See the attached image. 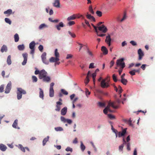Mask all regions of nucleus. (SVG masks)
<instances>
[{"instance_id": "nucleus-1", "label": "nucleus", "mask_w": 155, "mask_h": 155, "mask_svg": "<svg viewBox=\"0 0 155 155\" xmlns=\"http://www.w3.org/2000/svg\"><path fill=\"white\" fill-rule=\"evenodd\" d=\"M35 74H38V77L40 79H42L43 81L49 82L51 81V79L50 77L47 76L48 73L44 69L40 71L37 69L35 72Z\"/></svg>"}, {"instance_id": "nucleus-2", "label": "nucleus", "mask_w": 155, "mask_h": 155, "mask_svg": "<svg viewBox=\"0 0 155 155\" xmlns=\"http://www.w3.org/2000/svg\"><path fill=\"white\" fill-rule=\"evenodd\" d=\"M110 106H111L114 109H117L118 108V105H116L115 103L109 102L108 103V105L103 110V112L104 114H107V113L108 111L110 112H114V111L111 110L110 109Z\"/></svg>"}, {"instance_id": "nucleus-3", "label": "nucleus", "mask_w": 155, "mask_h": 155, "mask_svg": "<svg viewBox=\"0 0 155 155\" xmlns=\"http://www.w3.org/2000/svg\"><path fill=\"white\" fill-rule=\"evenodd\" d=\"M25 91L21 88H18L17 89V98L18 100H20L22 98V94H26Z\"/></svg>"}, {"instance_id": "nucleus-4", "label": "nucleus", "mask_w": 155, "mask_h": 155, "mask_svg": "<svg viewBox=\"0 0 155 155\" xmlns=\"http://www.w3.org/2000/svg\"><path fill=\"white\" fill-rule=\"evenodd\" d=\"M110 80H108L107 78L103 79L101 83V87L103 88H107L110 86Z\"/></svg>"}, {"instance_id": "nucleus-5", "label": "nucleus", "mask_w": 155, "mask_h": 155, "mask_svg": "<svg viewBox=\"0 0 155 155\" xmlns=\"http://www.w3.org/2000/svg\"><path fill=\"white\" fill-rule=\"evenodd\" d=\"M124 58H121L117 60L116 64L117 66H121V68H124L125 67V63L124 62Z\"/></svg>"}, {"instance_id": "nucleus-6", "label": "nucleus", "mask_w": 155, "mask_h": 155, "mask_svg": "<svg viewBox=\"0 0 155 155\" xmlns=\"http://www.w3.org/2000/svg\"><path fill=\"white\" fill-rule=\"evenodd\" d=\"M54 84V82H52L50 84L49 89V96L51 97H52L54 96V90L53 87Z\"/></svg>"}, {"instance_id": "nucleus-7", "label": "nucleus", "mask_w": 155, "mask_h": 155, "mask_svg": "<svg viewBox=\"0 0 155 155\" xmlns=\"http://www.w3.org/2000/svg\"><path fill=\"white\" fill-rule=\"evenodd\" d=\"M46 53L45 52H44L41 56V58L42 61L44 64H48L49 63V61L47 60L46 58Z\"/></svg>"}, {"instance_id": "nucleus-8", "label": "nucleus", "mask_w": 155, "mask_h": 155, "mask_svg": "<svg viewBox=\"0 0 155 155\" xmlns=\"http://www.w3.org/2000/svg\"><path fill=\"white\" fill-rule=\"evenodd\" d=\"M12 88V83L11 81H10L6 86L5 88V93L8 94L9 93Z\"/></svg>"}, {"instance_id": "nucleus-9", "label": "nucleus", "mask_w": 155, "mask_h": 155, "mask_svg": "<svg viewBox=\"0 0 155 155\" xmlns=\"http://www.w3.org/2000/svg\"><path fill=\"white\" fill-rule=\"evenodd\" d=\"M86 16L87 18L91 20V21L95 22L96 21L95 18L93 16L91 15V14H89L88 12H87L86 14Z\"/></svg>"}, {"instance_id": "nucleus-10", "label": "nucleus", "mask_w": 155, "mask_h": 155, "mask_svg": "<svg viewBox=\"0 0 155 155\" xmlns=\"http://www.w3.org/2000/svg\"><path fill=\"white\" fill-rule=\"evenodd\" d=\"M111 38L110 35H108V36L106 37V38L105 40V42L109 46H110L111 45Z\"/></svg>"}, {"instance_id": "nucleus-11", "label": "nucleus", "mask_w": 155, "mask_h": 155, "mask_svg": "<svg viewBox=\"0 0 155 155\" xmlns=\"http://www.w3.org/2000/svg\"><path fill=\"white\" fill-rule=\"evenodd\" d=\"M138 54L139 55L138 59L141 60L144 55L143 52L142 51L141 49H139L138 50Z\"/></svg>"}, {"instance_id": "nucleus-12", "label": "nucleus", "mask_w": 155, "mask_h": 155, "mask_svg": "<svg viewBox=\"0 0 155 155\" xmlns=\"http://www.w3.org/2000/svg\"><path fill=\"white\" fill-rule=\"evenodd\" d=\"M98 28L99 30L102 31L104 33L106 32L107 30V28L104 25L98 27Z\"/></svg>"}, {"instance_id": "nucleus-13", "label": "nucleus", "mask_w": 155, "mask_h": 155, "mask_svg": "<svg viewBox=\"0 0 155 155\" xmlns=\"http://www.w3.org/2000/svg\"><path fill=\"white\" fill-rule=\"evenodd\" d=\"M22 56L24 58V61L22 63V65H25L27 61V58H28V54L27 53H25L22 54Z\"/></svg>"}, {"instance_id": "nucleus-14", "label": "nucleus", "mask_w": 155, "mask_h": 155, "mask_svg": "<svg viewBox=\"0 0 155 155\" xmlns=\"http://www.w3.org/2000/svg\"><path fill=\"white\" fill-rule=\"evenodd\" d=\"M62 103L60 101L56 102V106L55 110L57 111H59L61 108L60 106L62 105Z\"/></svg>"}, {"instance_id": "nucleus-15", "label": "nucleus", "mask_w": 155, "mask_h": 155, "mask_svg": "<svg viewBox=\"0 0 155 155\" xmlns=\"http://www.w3.org/2000/svg\"><path fill=\"white\" fill-rule=\"evenodd\" d=\"M127 128H125L123 130L122 132L120 131L118 132V135L119 137H120L121 136H123L125 134L126 132Z\"/></svg>"}, {"instance_id": "nucleus-16", "label": "nucleus", "mask_w": 155, "mask_h": 155, "mask_svg": "<svg viewBox=\"0 0 155 155\" xmlns=\"http://www.w3.org/2000/svg\"><path fill=\"white\" fill-rule=\"evenodd\" d=\"M77 15H78L73 14V15L68 17L67 18V20L69 21L70 20H74L77 18Z\"/></svg>"}, {"instance_id": "nucleus-17", "label": "nucleus", "mask_w": 155, "mask_h": 155, "mask_svg": "<svg viewBox=\"0 0 155 155\" xmlns=\"http://www.w3.org/2000/svg\"><path fill=\"white\" fill-rule=\"evenodd\" d=\"M59 60V58L56 57H55V58L51 57L49 59V61L51 62H57Z\"/></svg>"}, {"instance_id": "nucleus-18", "label": "nucleus", "mask_w": 155, "mask_h": 155, "mask_svg": "<svg viewBox=\"0 0 155 155\" xmlns=\"http://www.w3.org/2000/svg\"><path fill=\"white\" fill-rule=\"evenodd\" d=\"M101 50L102 51L103 54L104 55H106L108 53V50L107 48L104 46H103L101 47Z\"/></svg>"}, {"instance_id": "nucleus-19", "label": "nucleus", "mask_w": 155, "mask_h": 155, "mask_svg": "<svg viewBox=\"0 0 155 155\" xmlns=\"http://www.w3.org/2000/svg\"><path fill=\"white\" fill-rule=\"evenodd\" d=\"M64 26V24L62 22H60L58 25H57L55 26V27L57 28L58 30H61L60 27H63Z\"/></svg>"}, {"instance_id": "nucleus-20", "label": "nucleus", "mask_w": 155, "mask_h": 155, "mask_svg": "<svg viewBox=\"0 0 155 155\" xmlns=\"http://www.w3.org/2000/svg\"><path fill=\"white\" fill-rule=\"evenodd\" d=\"M67 108L66 107H64L61 110V114L62 115H65L67 112Z\"/></svg>"}, {"instance_id": "nucleus-21", "label": "nucleus", "mask_w": 155, "mask_h": 155, "mask_svg": "<svg viewBox=\"0 0 155 155\" xmlns=\"http://www.w3.org/2000/svg\"><path fill=\"white\" fill-rule=\"evenodd\" d=\"M53 6L57 8L60 7V0H54L53 3Z\"/></svg>"}, {"instance_id": "nucleus-22", "label": "nucleus", "mask_w": 155, "mask_h": 155, "mask_svg": "<svg viewBox=\"0 0 155 155\" xmlns=\"http://www.w3.org/2000/svg\"><path fill=\"white\" fill-rule=\"evenodd\" d=\"M123 140L124 142L123 144L120 146H119V150L120 151H122L124 146V145L126 144V141L124 138L123 139Z\"/></svg>"}, {"instance_id": "nucleus-23", "label": "nucleus", "mask_w": 155, "mask_h": 155, "mask_svg": "<svg viewBox=\"0 0 155 155\" xmlns=\"http://www.w3.org/2000/svg\"><path fill=\"white\" fill-rule=\"evenodd\" d=\"M7 149V147L4 145L2 144H0V149L3 151L6 150Z\"/></svg>"}, {"instance_id": "nucleus-24", "label": "nucleus", "mask_w": 155, "mask_h": 155, "mask_svg": "<svg viewBox=\"0 0 155 155\" xmlns=\"http://www.w3.org/2000/svg\"><path fill=\"white\" fill-rule=\"evenodd\" d=\"M40 90V92L39 93V97L42 99H44V92L43 90L41 88L39 89Z\"/></svg>"}, {"instance_id": "nucleus-25", "label": "nucleus", "mask_w": 155, "mask_h": 155, "mask_svg": "<svg viewBox=\"0 0 155 155\" xmlns=\"http://www.w3.org/2000/svg\"><path fill=\"white\" fill-rule=\"evenodd\" d=\"M35 44L34 41H32L29 44V48L30 49H35Z\"/></svg>"}, {"instance_id": "nucleus-26", "label": "nucleus", "mask_w": 155, "mask_h": 155, "mask_svg": "<svg viewBox=\"0 0 155 155\" xmlns=\"http://www.w3.org/2000/svg\"><path fill=\"white\" fill-rule=\"evenodd\" d=\"M7 62L8 65H10L12 63V61L11 60V56L9 55L8 56L7 60Z\"/></svg>"}, {"instance_id": "nucleus-27", "label": "nucleus", "mask_w": 155, "mask_h": 155, "mask_svg": "<svg viewBox=\"0 0 155 155\" xmlns=\"http://www.w3.org/2000/svg\"><path fill=\"white\" fill-rule=\"evenodd\" d=\"M1 51L3 52L4 51L6 52L7 51V47L5 45H3L1 49Z\"/></svg>"}, {"instance_id": "nucleus-28", "label": "nucleus", "mask_w": 155, "mask_h": 155, "mask_svg": "<svg viewBox=\"0 0 155 155\" xmlns=\"http://www.w3.org/2000/svg\"><path fill=\"white\" fill-rule=\"evenodd\" d=\"M88 10L90 13L92 15H94V11L92 5H90L89 7Z\"/></svg>"}, {"instance_id": "nucleus-29", "label": "nucleus", "mask_w": 155, "mask_h": 155, "mask_svg": "<svg viewBox=\"0 0 155 155\" xmlns=\"http://www.w3.org/2000/svg\"><path fill=\"white\" fill-rule=\"evenodd\" d=\"M12 13V11L11 9H8L6 11H5L4 12L5 14H8L9 15L11 14Z\"/></svg>"}, {"instance_id": "nucleus-30", "label": "nucleus", "mask_w": 155, "mask_h": 155, "mask_svg": "<svg viewBox=\"0 0 155 155\" xmlns=\"http://www.w3.org/2000/svg\"><path fill=\"white\" fill-rule=\"evenodd\" d=\"M49 138V136H47L45 138L43 141V145L45 146L46 142L48 140Z\"/></svg>"}, {"instance_id": "nucleus-31", "label": "nucleus", "mask_w": 155, "mask_h": 155, "mask_svg": "<svg viewBox=\"0 0 155 155\" xmlns=\"http://www.w3.org/2000/svg\"><path fill=\"white\" fill-rule=\"evenodd\" d=\"M15 41V42H17L19 40V37L18 35L17 34H16L14 36Z\"/></svg>"}, {"instance_id": "nucleus-32", "label": "nucleus", "mask_w": 155, "mask_h": 155, "mask_svg": "<svg viewBox=\"0 0 155 155\" xmlns=\"http://www.w3.org/2000/svg\"><path fill=\"white\" fill-rule=\"evenodd\" d=\"M18 48L20 51L23 50L25 48V46L24 45H19L18 46Z\"/></svg>"}, {"instance_id": "nucleus-33", "label": "nucleus", "mask_w": 155, "mask_h": 155, "mask_svg": "<svg viewBox=\"0 0 155 155\" xmlns=\"http://www.w3.org/2000/svg\"><path fill=\"white\" fill-rule=\"evenodd\" d=\"M18 121L17 120H15L13 124H12L13 127L15 128H17V126L18 125Z\"/></svg>"}, {"instance_id": "nucleus-34", "label": "nucleus", "mask_w": 155, "mask_h": 155, "mask_svg": "<svg viewBox=\"0 0 155 155\" xmlns=\"http://www.w3.org/2000/svg\"><path fill=\"white\" fill-rule=\"evenodd\" d=\"M120 81L124 85H126L127 82V80L125 78L121 79Z\"/></svg>"}, {"instance_id": "nucleus-35", "label": "nucleus", "mask_w": 155, "mask_h": 155, "mask_svg": "<svg viewBox=\"0 0 155 155\" xmlns=\"http://www.w3.org/2000/svg\"><path fill=\"white\" fill-rule=\"evenodd\" d=\"M54 55L55 57L59 58V54L58 52V49H56L54 51Z\"/></svg>"}, {"instance_id": "nucleus-36", "label": "nucleus", "mask_w": 155, "mask_h": 155, "mask_svg": "<svg viewBox=\"0 0 155 155\" xmlns=\"http://www.w3.org/2000/svg\"><path fill=\"white\" fill-rule=\"evenodd\" d=\"M18 148L23 152H25V147H23L22 145L19 144L18 145Z\"/></svg>"}, {"instance_id": "nucleus-37", "label": "nucleus", "mask_w": 155, "mask_h": 155, "mask_svg": "<svg viewBox=\"0 0 155 155\" xmlns=\"http://www.w3.org/2000/svg\"><path fill=\"white\" fill-rule=\"evenodd\" d=\"M81 148L82 151H84L85 149V147L83 144L82 142H81Z\"/></svg>"}, {"instance_id": "nucleus-38", "label": "nucleus", "mask_w": 155, "mask_h": 155, "mask_svg": "<svg viewBox=\"0 0 155 155\" xmlns=\"http://www.w3.org/2000/svg\"><path fill=\"white\" fill-rule=\"evenodd\" d=\"M98 106L101 107H104L105 106V104L101 102H99L98 103Z\"/></svg>"}, {"instance_id": "nucleus-39", "label": "nucleus", "mask_w": 155, "mask_h": 155, "mask_svg": "<svg viewBox=\"0 0 155 155\" xmlns=\"http://www.w3.org/2000/svg\"><path fill=\"white\" fill-rule=\"evenodd\" d=\"M55 130L57 131H63V129L61 127H55L54 128Z\"/></svg>"}, {"instance_id": "nucleus-40", "label": "nucleus", "mask_w": 155, "mask_h": 155, "mask_svg": "<svg viewBox=\"0 0 155 155\" xmlns=\"http://www.w3.org/2000/svg\"><path fill=\"white\" fill-rule=\"evenodd\" d=\"M97 15L99 17H101L102 15V12L99 11H97L96 12Z\"/></svg>"}, {"instance_id": "nucleus-41", "label": "nucleus", "mask_w": 155, "mask_h": 155, "mask_svg": "<svg viewBox=\"0 0 155 155\" xmlns=\"http://www.w3.org/2000/svg\"><path fill=\"white\" fill-rule=\"evenodd\" d=\"M87 52L88 53V54L91 57H93V54L90 51L88 48H87Z\"/></svg>"}, {"instance_id": "nucleus-42", "label": "nucleus", "mask_w": 155, "mask_h": 155, "mask_svg": "<svg viewBox=\"0 0 155 155\" xmlns=\"http://www.w3.org/2000/svg\"><path fill=\"white\" fill-rule=\"evenodd\" d=\"M46 25L45 24H42L39 26V28L40 29H41L44 28L46 27Z\"/></svg>"}, {"instance_id": "nucleus-43", "label": "nucleus", "mask_w": 155, "mask_h": 155, "mask_svg": "<svg viewBox=\"0 0 155 155\" xmlns=\"http://www.w3.org/2000/svg\"><path fill=\"white\" fill-rule=\"evenodd\" d=\"M129 73L132 76L135 75V70H133L130 71Z\"/></svg>"}, {"instance_id": "nucleus-44", "label": "nucleus", "mask_w": 155, "mask_h": 155, "mask_svg": "<svg viewBox=\"0 0 155 155\" xmlns=\"http://www.w3.org/2000/svg\"><path fill=\"white\" fill-rule=\"evenodd\" d=\"M5 22L7 23H8L10 25L11 24V21L9 18H5Z\"/></svg>"}, {"instance_id": "nucleus-45", "label": "nucleus", "mask_w": 155, "mask_h": 155, "mask_svg": "<svg viewBox=\"0 0 155 155\" xmlns=\"http://www.w3.org/2000/svg\"><path fill=\"white\" fill-rule=\"evenodd\" d=\"M111 127H112L111 129L113 130V132H114L116 134V137H117V131L116 130H115V129H114L113 128V127L112 125L111 126Z\"/></svg>"}, {"instance_id": "nucleus-46", "label": "nucleus", "mask_w": 155, "mask_h": 155, "mask_svg": "<svg viewBox=\"0 0 155 155\" xmlns=\"http://www.w3.org/2000/svg\"><path fill=\"white\" fill-rule=\"evenodd\" d=\"M118 90L119 91V94H120V93L122 92L123 90L121 87L120 85H119L118 86Z\"/></svg>"}, {"instance_id": "nucleus-47", "label": "nucleus", "mask_w": 155, "mask_h": 155, "mask_svg": "<svg viewBox=\"0 0 155 155\" xmlns=\"http://www.w3.org/2000/svg\"><path fill=\"white\" fill-rule=\"evenodd\" d=\"M61 93L64 95H67L68 94V92L64 89H61Z\"/></svg>"}, {"instance_id": "nucleus-48", "label": "nucleus", "mask_w": 155, "mask_h": 155, "mask_svg": "<svg viewBox=\"0 0 155 155\" xmlns=\"http://www.w3.org/2000/svg\"><path fill=\"white\" fill-rule=\"evenodd\" d=\"M112 78L113 80L115 82H116L117 81V77L115 75V74H113L112 76Z\"/></svg>"}, {"instance_id": "nucleus-49", "label": "nucleus", "mask_w": 155, "mask_h": 155, "mask_svg": "<svg viewBox=\"0 0 155 155\" xmlns=\"http://www.w3.org/2000/svg\"><path fill=\"white\" fill-rule=\"evenodd\" d=\"M65 150L67 152L70 151L72 152L73 151V149L72 148H70L69 147H68Z\"/></svg>"}, {"instance_id": "nucleus-50", "label": "nucleus", "mask_w": 155, "mask_h": 155, "mask_svg": "<svg viewBox=\"0 0 155 155\" xmlns=\"http://www.w3.org/2000/svg\"><path fill=\"white\" fill-rule=\"evenodd\" d=\"M89 81V77H86V78L84 81V83L86 84H87Z\"/></svg>"}, {"instance_id": "nucleus-51", "label": "nucleus", "mask_w": 155, "mask_h": 155, "mask_svg": "<svg viewBox=\"0 0 155 155\" xmlns=\"http://www.w3.org/2000/svg\"><path fill=\"white\" fill-rule=\"evenodd\" d=\"M32 79L33 81L34 82H36L37 81V78L35 76H33L32 77Z\"/></svg>"}, {"instance_id": "nucleus-52", "label": "nucleus", "mask_w": 155, "mask_h": 155, "mask_svg": "<svg viewBox=\"0 0 155 155\" xmlns=\"http://www.w3.org/2000/svg\"><path fill=\"white\" fill-rule=\"evenodd\" d=\"M75 22L74 21H70L68 23V25L70 26L74 25Z\"/></svg>"}, {"instance_id": "nucleus-53", "label": "nucleus", "mask_w": 155, "mask_h": 155, "mask_svg": "<svg viewBox=\"0 0 155 155\" xmlns=\"http://www.w3.org/2000/svg\"><path fill=\"white\" fill-rule=\"evenodd\" d=\"M127 144V149L128 150H130V144L129 143H126V144Z\"/></svg>"}, {"instance_id": "nucleus-54", "label": "nucleus", "mask_w": 155, "mask_h": 155, "mask_svg": "<svg viewBox=\"0 0 155 155\" xmlns=\"http://www.w3.org/2000/svg\"><path fill=\"white\" fill-rule=\"evenodd\" d=\"M68 33L71 35V36L73 38H75L76 37V35L74 33H72L70 31H68Z\"/></svg>"}, {"instance_id": "nucleus-55", "label": "nucleus", "mask_w": 155, "mask_h": 155, "mask_svg": "<svg viewBox=\"0 0 155 155\" xmlns=\"http://www.w3.org/2000/svg\"><path fill=\"white\" fill-rule=\"evenodd\" d=\"M4 89V85H2L0 87V93H2Z\"/></svg>"}, {"instance_id": "nucleus-56", "label": "nucleus", "mask_w": 155, "mask_h": 155, "mask_svg": "<svg viewBox=\"0 0 155 155\" xmlns=\"http://www.w3.org/2000/svg\"><path fill=\"white\" fill-rule=\"evenodd\" d=\"M121 101L119 99H117L116 100V101L115 102H114V103H115L116 105H117L118 106V107H119V104L120 103Z\"/></svg>"}, {"instance_id": "nucleus-57", "label": "nucleus", "mask_w": 155, "mask_h": 155, "mask_svg": "<svg viewBox=\"0 0 155 155\" xmlns=\"http://www.w3.org/2000/svg\"><path fill=\"white\" fill-rule=\"evenodd\" d=\"M108 116L110 119H112L115 118V117L111 114H108Z\"/></svg>"}, {"instance_id": "nucleus-58", "label": "nucleus", "mask_w": 155, "mask_h": 155, "mask_svg": "<svg viewBox=\"0 0 155 155\" xmlns=\"http://www.w3.org/2000/svg\"><path fill=\"white\" fill-rule=\"evenodd\" d=\"M73 57V55L71 54H68L66 58V59L71 58Z\"/></svg>"}, {"instance_id": "nucleus-59", "label": "nucleus", "mask_w": 155, "mask_h": 155, "mask_svg": "<svg viewBox=\"0 0 155 155\" xmlns=\"http://www.w3.org/2000/svg\"><path fill=\"white\" fill-rule=\"evenodd\" d=\"M114 64V60H112L110 63V68H111L113 66Z\"/></svg>"}, {"instance_id": "nucleus-60", "label": "nucleus", "mask_w": 155, "mask_h": 155, "mask_svg": "<svg viewBox=\"0 0 155 155\" xmlns=\"http://www.w3.org/2000/svg\"><path fill=\"white\" fill-rule=\"evenodd\" d=\"M84 21L85 24L87 25L89 28H91V26L89 24L88 21L86 19H85Z\"/></svg>"}, {"instance_id": "nucleus-61", "label": "nucleus", "mask_w": 155, "mask_h": 155, "mask_svg": "<svg viewBox=\"0 0 155 155\" xmlns=\"http://www.w3.org/2000/svg\"><path fill=\"white\" fill-rule=\"evenodd\" d=\"M126 18V15L125 13H124V16L120 20V21L122 22Z\"/></svg>"}, {"instance_id": "nucleus-62", "label": "nucleus", "mask_w": 155, "mask_h": 155, "mask_svg": "<svg viewBox=\"0 0 155 155\" xmlns=\"http://www.w3.org/2000/svg\"><path fill=\"white\" fill-rule=\"evenodd\" d=\"M91 94V92L89 91L88 90L86 89V96L88 97L87 95H90Z\"/></svg>"}, {"instance_id": "nucleus-63", "label": "nucleus", "mask_w": 155, "mask_h": 155, "mask_svg": "<svg viewBox=\"0 0 155 155\" xmlns=\"http://www.w3.org/2000/svg\"><path fill=\"white\" fill-rule=\"evenodd\" d=\"M38 49L40 51L42 52L43 49V46L41 45H40L38 47Z\"/></svg>"}, {"instance_id": "nucleus-64", "label": "nucleus", "mask_w": 155, "mask_h": 155, "mask_svg": "<svg viewBox=\"0 0 155 155\" xmlns=\"http://www.w3.org/2000/svg\"><path fill=\"white\" fill-rule=\"evenodd\" d=\"M130 43L133 46H135L137 45L136 42L133 41H131Z\"/></svg>"}]
</instances>
